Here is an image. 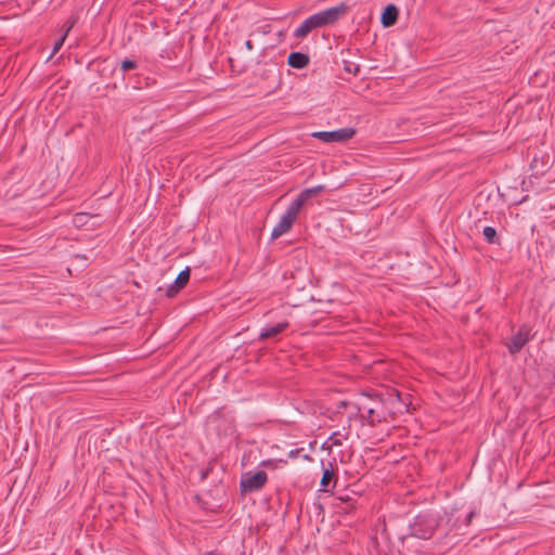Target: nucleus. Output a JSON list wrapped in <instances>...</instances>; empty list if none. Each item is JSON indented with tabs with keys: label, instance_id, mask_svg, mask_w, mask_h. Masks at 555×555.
Listing matches in <instances>:
<instances>
[{
	"label": "nucleus",
	"instance_id": "20e7f679",
	"mask_svg": "<svg viewBox=\"0 0 555 555\" xmlns=\"http://www.w3.org/2000/svg\"><path fill=\"white\" fill-rule=\"evenodd\" d=\"M356 133L353 128H341L334 131H318L313 132L312 137L321 140L322 142H345L351 139Z\"/></svg>",
	"mask_w": 555,
	"mask_h": 555
},
{
	"label": "nucleus",
	"instance_id": "6ab92c4d",
	"mask_svg": "<svg viewBox=\"0 0 555 555\" xmlns=\"http://www.w3.org/2000/svg\"><path fill=\"white\" fill-rule=\"evenodd\" d=\"M76 21L75 20H68L65 25H64V36L67 37L68 33L72 30V28L74 27Z\"/></svg>",
	"mask_w": 555,
	"mask_h": 555
},
{
	"label": "nucleus",
	"instance_id": "b1692460",
	"mask_svg": "<svg viewBox=\"0 0 555 555\" xmlns=\"http://www.w3.org/2000/svg\"><path fill=\"white\" fill-rule=\"evenodd\" d=\"M333 444H334V446H338V444H339V442H338L337 440H335V441H333Z\"/></svg>",
	"mask_w": 555,
	"mask_h": 555
},
{
	"label": "nucleus",
	"instance_id": "412c9836",
	"mask_svg": "<svg viewBox=\"0 0 555 555\" xmlns=\"http://www.w3.org/2000/svg\"><path fill=\"white\" fill-rule=\"evenodd\" d=\"M261 466L268 467V468H275L276 467L275 463L273 461H271V460L262 461L261 462Z\"/></svg>",
	"mask_w": 555,
	"mask_h": 555
},
{
	"label": "nucleus",
	"instance_id": "393cba45",
	"mask_svg": "<svg viewBox=\"0 0 555 555\" xmlns=\"http://www.w3.org/2000/svg\"><path fill=\"white\" fill-rule=\"evenodd\" d=\"M348 72H351V66L346 67Z\"/></svg>",
	"mask_w": 555,
	"mask_h": 555
},
{
	"label": "nucleus",
	"instance_id": "1a4fd4ad",
	"mask_svg": "<svg viewBox=\"0 0 555 555\" xmlns=\"http://www.w3.org/2000/svg\"><path fill=\"white\" fill-rule=\"evenodd\" d=\"M412 534L420 539H429L434 534V526L424 519L417 518L412 527Z\"/></svg>",
	"mask_w": 555,
	"mask_h": 555
},
{
	"label": "nucleus",
	"instance_id": "6e6552de",
	"mask_svg": "<svg viewBox=\"0 0 555 555\" xmlns=\"http://www.w3.org/2000/svg\"><path fill=\"white\" fill-rule=\"evenodd\" d=\"M191 271L189 268L182 270L172 284H170L166 291L168 297H173L181 288H183L190 280Z\"/></svg>",
	"mask_w": 555,
	"mask_h": 555
},
{
	"label": "nucleus",
	"instance_id": "f03ea898",
	"mask_svg": "<svg viewBox=\"0 0 555 555\" xmlns=\"http://www.w3.org/2000/svg\"><path fill=\"white\" fill-rule=\"evenodd\" d=\"M382 408L383 403L379 399H372L370 397H364L357 404L360 416L370 425H375L384 420Z\"/></svg>",
	"mask_w": 555,
	"mask_h": 555
},
{
	"label": "nucleus",
	"instance_id": "4be33fe9",
	"mask_svg": "<svg viewBox=\"0 0 555 555\" xmlns=\"http://www.w3.org/2000/svg\"><path fill=\"white\" fill-rule=\"evenodd\" d=\"M245 47H246L248 50H253V49H254V46H253L251 40H247V41L245 42Z\"/></svg>",
	"mask_w": 555,
	"mask_h": 555
},
{
	"label": "nucleus",
	"instance_id": "5701e85b",
	"mask_svg": "<svg viewBox=\"0 0 555 555\" xmlns=\"http://www.w3.org/2000/svg\"><path fill=\"white\" fill-rule=\"evenodd\" d=\"M81 217H83V215H82V214H77L76 219H77V218H81Z\"/></svg>",
	"mask_w": 555,
	"mask_h": 555
},
{
	"label": "nucleus",
	"instance_id": "f3484780",
	"mask_svg": "<svg viewBox=\"0 0 555 555\" xmlns=\"http://www.w3.org/2000/svg\"><path fill=\"white\" fill-rule=\"evenodd\" d=\"M138 67V64L134 61L131 60H124L120 63V68L122 72H128L131 69H135Z\"/></svg>",
	"mask_w": 555,
	"mask_h": 555
},
{
	"label": "nucleus",
	"instance_id": "9d476101",
	"mask_svg": "<svg viewBox=\"0 0 555 555\" xmlns=\"http://www.w3.org/2000/svg\"><path fill=\"white\" fill-rule=\"evenodd\" d=\"M289 323L287 321H282L276 323L275 325L266 326L261 330L259 334V340H266L269 338H274L286 328H288Z\"/></svg>",
	"mask_w": 555,
	"mask_h": 555
},
{
	"label": "nucleus",
	"instance_id": "9b49d317",
	"mask_svg": "<svg viewBox=\"0 0 555 555\" xmlns=\"http://www.w3.org/2000/svg\"><path fill=\"white\" fill-rule=\"evenodd\" d=\"M334 506L340 512L349 514L356 508L358 499L346 494L336 496Z\"/></svg>",
	"mask_w": 555,
	"mask_h": 555
},
{
	"label": "nucleus",
	"instance_id": "dca6fc26",
	"mask_svg": "<svg viewBox=\"0 0 555 555\" xmlns=\"http://www.w3.org/2000/svg\"><path fill=\"white\" fill-rule=\"evenodd\" d=\"M310 20L312 21V24H313V27L314 28H321V27H324V23H323V18L320 14V12L309 16Z\"/></svg>",
	"mask_w": 555,
	"mask_h": 555
},
{
	"label": "nucleus",
	"instance_id": "39448f33",
	"mask_svg": "<svg viewBox=\"0 0 555 555\" xmlns=\"http://www.w3.org/2000/svg\"><path fill=\"white\" fill-rule=\"evenodd\" d=\"M348 11L349 5L345 2H341L338 5L320 11V14L323 18L324 25L328 26L335 24L339 18L345 16Z\"/></svg>",
	"mask_w": 555,
	"mask_h": 555
},
{
	"label": "nucleus",
	"instance_id": "423d86ee",
	"mask_svg": "<svg viewBox=\"0 0 555 555\" xmlns=\"http://www.w3.org/2000/svg\"><path fill=\"white\" fill-rule=\"evenodd\" d=\"M529 328L520 327L519 331L511 338L507 349L512 354L518 353L529 340Z\"/></svg>",
	"mask_w": 555,
	"mask_h": 555
},
{
	"label": "nucleus",
	"instance_id": "7ed1b4c3",
	"mask_svg": "<svg viewBox=\"0 0 555 555\" xmlns=\"http://www.w3.org/2000/svg\"><path fill=\"white\" fill-rule=\"evenodd\" d=\"M268 481V475L263 470L246 473L243 475L240 488L242 492H255L261 490Z\"/></svg>",
	"mask_w": 555,
	"mask_h": 555
},
{
	"label": "nucleus",
	"instance_id": "a211bd4d",
	"mask_svg": "<svg viewBox=\"0 0 555 555\" xmlns=\"http://www.w3.org/2000/svg\"><path fill=\"white\" fill-rule=\"evenodd\" d=\"M66 37L63 35L61 38H59L54 44H53V50H52V54L50 55V57H52L54 54H56L60 49L62 48V46L64 44V41H65Z\"/></svg>",
	"mask_w": 555,
	"mask_h": 555
},
{
	"label": "nucleus",
	"instance_id": "f257e3e1",
	"mask_svg": "<svg viewBox=\"0 0 555 555\" xmlns=\"http://www.w3.org/2000/svg\"><path fill=\"white\" fill-rule=\"evenodd\" d=\"M322 191H324V185H315L312 188L304 189L288 205L285 212L281 216L279 222L275 224L271 232V237L278 238L287 233L297 220L299 211L302 209V207L311 197L319 195Z\"/></svg>",
	"mask_w": 555,
	"mask_h": 555
},
{
	"label": "nucleus",
	"instance_id": "ddd939ff",
	"mask_svg": "<svg viewBox=\"0 0 555 555\" xmlns=\"http://www.w3.org/2000/svg\"><path fill=\"white\" fill-rule=\"evenodd\" d=\"M398 18V9L393 4H388L382 13L380 22L384 27L392 26Z\"/></svg>",
	"mask_w": 555,
	"mask_h": 555
},
{
	"label": "nucleus",
	"instance_id": "0eeeda50",
	"mask_svg": "<svg viewBox=\"0 0 555 555\" xmlns=\"http://www.w3.org/2000/svg\"><path fill=\"white\" fill-rule=\"evenodd\" d=\"M322 478L320 481L321 491L327 492L330 491V487L332 482H336V475L334 465L331 462H327L326 464L322 462Z\"/></svg>",
	"mask_w": 555,
	"mask_h": 555
},
{
	"label": "nucleus",
	"instance_id": "aec40b11",
	"mask_svg": "<svg viewBox=\"0 0 555 555\" xmlns=\"http://www.w3.org/2000/svg\"><path fill=\"white\" fill-rule=\"evenodd\" d=\"M476 516V512L475 511H470L466 517H465V525L468 526L470 525L473 518Z\"/></svg>",
	"mask_w": 555,
	"mask_h": 555
},
{
	"label": "nucleus",
	"instance_id": "2eb2a0df",
	"mask_svg": "<svg viewBox=\"0 0 555 555\" xmlns=\"http://www.w3.org/2000/svg\"><path fill=\"white\" fill-rule=\"evenodd\" d=\"M482 234L489 244H500L496 230L493 227H485Z\"/></svg>",
	"mask_w": 555,
	"mask_h": 555
},
{
	"label": "nucleus",
	"instance_id": "4468645a",
	"mask_svg": "<svg viewBox=\"0 0 555 555\" xmlns=\"http://www.w3.org/2000/svg\"><path fill=\"white\" fill-rule=\"evenodd\" d=\"M315 29L313 27L312 21L310 17H307L299 27H297L294 31V37L296 38H305L311 30Z\"/></svg>",
	"mask_w": 555,
	"mask_h": 555
},
{
	"label": "nucleus",
	"instance_id": "f8f14e48",
	"mask_svg": "<svg viewBox=\"0 0 555 555\" xmlns=\"http://www.w3.org/2000/svg\"><path fill=\"white\" fill-rule=\"evenodd\" d=\"M310 57L301 52H292L287 57V64L296 69H302L308 66Z\"/></svg>",
	"mask_w": 555,
	"mask_h": 555
}]
</instances>
